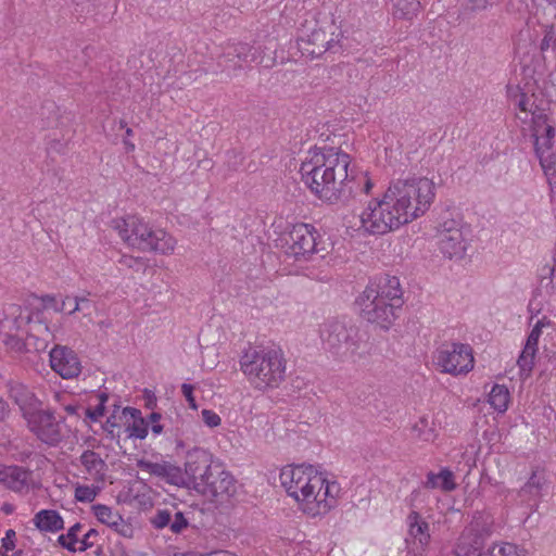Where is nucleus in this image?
I'll use <instances>...</instances> for the list:
<instances>
[{
    "label": "nucleus",
    "instance_id": "obj_34",
    "mask_svg": "<svg viewBox=\"0 0 556 556\" xmlns=\"http://www.w3.org/2000/svg\"><path fill=\"white\" fill-rule=\"evenodd\" d=\"M67 304H73V306L68 308L70 315L80 312L84 316H90L96 307L94 303L86 296L67 295L62 301L60 309L65 311L67 308Z\"/></svg>",
    "mask_w": 556,
    "mask_h": 556
},
{
    "label": "nucleus",
    "instance_id": "obj_22",
    "mask_svg": "<svg viewBox=\"0 0 556 556\" xmlns=\"http://www.w3.org/2000/svg\"><path fill=\"white\" fill-rule=\"evenodd\" d=\"M0 483L9 490L27 494L33 488V472L21 466L0 468Z\"/></svg>",
    "mask_w": 556,
    "mask_h": 556
},
{
    "label": "nucleus",
    "instance_id": "obj_33",
    "mask_svg": "<svg viewBox=\"0 0 556 556\" xmlns=\"http://www.w3.org/2000/svg\"><path fill=\"white\" fill-rule=\"evenodd\" d=\"M510 402V393L506 386L494 384L489 393L490 405L498 413H505Z\"/></svg>",
    "mask_w": 556,
    "mask_h": 556
},
{
    "label": "nucleus",
    "instance_id": "obj_51",
    "mask_svg": "<svg viewBox=\"0 0 556 556\" xmlns=\"http://www.w3.org/2000/svg\"><path fill=\"white\" fill-rule=\"evenodd\" d=\"M3 343L10 348L11 350L15 352H22L24 350V342L22 339H20L16 336L13 334H5V338L3 339Z\"/></svg>",
    "mask_w": 556,
    "mask_h": 556
},
{
    "label": "nucleus",
    "instance_id": "obj_62",
    "mask_svg": "<svg viewBox=\"0 0 556 556\" xmlns=\"http://www.w3.org/2000/svg\"><path fill=\"white\" fill-rule=\"evenodd\" d=\"M162 419V415L160 413H156V412H152L149 416H148V419L146 421H148V425L151 424V425H155V424H159L160 420Z\"/></svg>",
    "mask_w": 556,
    "mask_h": 556
},
{
    "label": "nucleus",
    "instance_id": "obj_31",
    "mask_svg": "<svg viewBox=\"0 0 556 556\" xmlns=\"http://www.w3.org/2000/svg\"><path fill=\"white\" fill-rule=\"evenodd\" d=\"M124 415H129L134 422L127 427L128 435L143 440L147 438L149 428L148 421L141 416V410L134 407H125L123 409Z\"/></svg>",
    "mask_w": 556,
    "mask_h": 556
},
{
    "label": "nucleus",
    "instance_id": "obj_55",
    "mask_svg": "<svg viewBox=\"0 0 556 556\" xmlns=\"http://www.w3.org/2000/svg\"><path fill=\"white\" fill-rule=\"evenodd\" d=\"M102 427L105 432H108L112 438H114V428L118 427L115 415L113 414L110 417H108L106 421Z\"/></svg>",
    "mask_w": 556,
    "mask_h": 556
},
{
    "label": "nucleus",
    "instance_id": "obj_27",
    "mask_svg": "<svg viewBox=\"0 0 556 556\" xmlns=\"http://www.w3.org/2000/svg\"><path fill=\"white\" fill-rule=\"evenodd\" d=\"M544 484V476L538 471H533L528 481L518 491L520 502L527 504L531 511H535L539 507Z\"/></svg>",
    "mask_w": 556,
    "mask_h": 556
},
{
    "label": "nucleus",
    "instance_id": "obj_64",
    "mask_svg": "<svg viewBox=\"0 0 556 556\" xmlns=\"http://www.w3.org/2000/svg\"><path fill=\"white\" fill-rule=\"evenodd\" d=\"M1 511L4 513L5 515H11L14 511V506L10 503H4L1 506Z\"/></svg>",
    "mask_w": 556,
    "mask_h": 556
},
{
    "label": "nucleus",
    "instance_id": "obj_25",
    "mask_svg": "<svg viewBox=\"0 0 556 556\" xmlns=\"http://www.w3.org/2000/svg\"><path fill=\"white\" fill-rule=\"evenodd\" d=\"M165 417L168 438L174 439L177 448L186 447V441L191 440L193 435L194 424L192 420L181 416L177 412L166 415Z\"/></svg>",
    "mask_w": 556,
    "mask_h": 556
},
{
    "label": "nucleus",
    "instance_id": "obj_50",
    "mask_svg": "<svg viewBox=\"0 0 556 556\" xmlns=\"http://www.w3.org/2000/svg\"><path fill=\"white\" fill-rule=\"evenodd\" d=\"M15 531L13 529H9L5 532V536L2 539L1 551H13L15 548ZM1 555L4 556V553L1 552Z\"/></svg>",
    "mask_w": 556,
    "mask_h": 556
},
{
    "label": "nucleus",
    "instance_id": "obj_26",
    "mask_svg": "<svg viewBox=\"0 0 556 556\" xmlns=\"http://www.w3.org/2000/svg\"><path fill=\"white\" fill-rule=\"evenodd\" d=\"M150 522L155 529L168 528L174 534H179L189 527V521L181 511L173 513L169 509H157Z\"/></svg>",
    "mask_w": 556,
    "mask_h": 556
},
{
    "label": "nucleus",
    "instance_id": "obj_12",
    "mask_svg": "<svg viewBox=\"0 0 556 556\" xmlns=\"http://www.w3.org/2000/svg\"><path fill=\"white\" fill-rule=\"evenodd\" d=\"M25 419L29 430L43 443L55 446L62 441L61 425L52 412L37 408Z\"/></svg>",
    "mask_w": 556,
    "mask_h": 556
},
{
    "label": "nucleus",
    "instance_id": "obj_7",
    "mask_svg": "<svg viewBox=\"0 0 556 556\" xmlns=\"http://www.w3.org/2000/svg\"><path fill=\"white\" fill-rule=\"evenodd\" d=\"M406 224L393 201L387 199V191L380 200L369 201L361 214V225L369 235H384Z\"/></svg>",
    "mask_w": 556,
    "mask_h": 556
},
{
    "label": "nucleus",
    "instance_id": "obj_1",
    "mask_svg": "<svg viewBox=\"0 0 556 556\" xmlns=\"http://www.w3.org/2000/svg\"><path fill=\"white\" fill-rule=\"evenodd\" d=\"M350 155L333 148L311 152L300 168L302 180L320 200L330 204L345 201L355 192L350 178Z\"/></svg>",
    "mask_w": 556,
    "mask_h": 556
},
{
    "label": "nucleus",
    "instance_id": "obj_32",
    "mask_svg": "<svg viewBox=\"0 0 556 556\" xmlns=\"http://www.w3.org/2000/svg\"><path fill=\"white\" fill-rule=\"evenodd\" d=\"M393 16L400 20L412 21L421 10L420 0H392Z\"/></svg>",
    "mask_w": 556,
    "mask_h": 556
},
{
    "label": "nucleus",
    "instance_id": "obj_58",
    "mask_svg": "<svg viewBox=\"0 0 556 556\" xmlns=\"http://www.w3.org/2000/svg\"><path fill=\"white\" fill-rule=\"evenodd\" d=\"M42 302L46 307H52L55 311H61V305L59 306L56 299L53 295H45L42 296Z\"/></svg>",
    "mask_w": 556,
    "mask_h": 556
},
{
    "label": "nucleus",
    "instance_id": "obj_42",
    "mask_svg": "<svg viewBox=\"0 0 556 556\" xmlns=\"http://www.w3.org/2000/svg\"><path fill=\"white\" fill-rule=\"evenodd\" d=\"M507 96L508 98L515 102L518 109L522 112H529L528 103L529 98L527 93H525L519 86L511 87L507 86Z\"/></svg>",
    "mask_w": 556,
    "mask_h": 556
},
{
    "label": "nucleus",
    "instance_id": "obj_48",
    "mask_svg": "<svg viewBox=\"0 0 556 556\" xmlns=\"http://www.w3.org/2000/svg\"><path fill=\"white\" fill-rule=\"evenodd\" d=\"M99 535V531L94 528H91L81 540H79L78 543H80L79 546H76L77 552H85L89 548H91L96 544V538Z\"/></svg>",
    "mask_w": 556,
    "mask_h": 556
},
{
    "label": "nucleus",
    "instance_id": "obj_44",
    "mask_svg": "<svg viewBox=\"0 0 556 556\" xmlns=\"http://www.w3.org/2000/svg\"><path fill=\"white\" fill-rule=\"evenodd\" d=\"M119 264L134 269L137 273H144L148 267V262L142 257H135L131 255H123L119 260Z\"/></svg>",
    "mask_w": 556,
    "mask_h": 556
},
{
    "label": "nucleus",
    "instance_id": "obj_49",
    "mask_svg": "<svg viewBox=\"0 0 556 556\" xmlns=\"http://www.w3.org/2000/svg\"><path fill=\"white\" fill-rule=\"evenodd\" d=\"M112 530H114L116 533L121 534L124 538H131L132 536V528L130 525H128L123 517L121 516V521L115 520L114 523L110 526Z\"/></svg>",
    "mask_w": 556,
    "mask_h": 556
},
{
    "label": "nucleus",
    "instance_id": "obj_5",
    "mask_svg": "<svg viewBox=\"0 0 556 556\" xmlns=\"http://www.w3.org/2000/svg\"><path fill=\"white\" fill-rule=\"evenodd\" d=\"M320 339L324 349L340 361H353L365 354L366 342L359 329L346 318H333L323 324Z\"/></svg>",
    "mask_w": 556,
    "mask_h": 556
},
{
    "label": "nucleus",
    "instance_id": "obj_47",
    "mask_svg": "<svg viewBox=\"0 0 556 556\" xmlns=\"http://www.w3.org/2000/svg\"><path fill=\"white\" fill-rule=\"evenodd\" d=\"M243 162V155L240 151L233 149L226 153V165L230 170H238Z\"/></svg>",
    "mask_w": 556,
    "mask_h": 556
},
{
    "label": "nucleus",
    "instance_id": "obj_2",
    "mask_svg": "<svg viewBox=\"0 0 556 556\" xmlns=\"http://www.w3.org/2000/svg\"><path fill=\"white\" fill-rule=\"evenodd\" d=\"M240 368L254 388L274 389L286 378L287 361L280 348L249 345L240 357Z\"/></svg>",
    "mask_w": 556,
    "mask_h": 556
},
{
    "label": "nucleus",
    "instance_id": "obj_60",
    "mask_svg": "<svg viewBox=\"0 0 556 556\" xmlns=\"http://www.w3.org/2000/svg\"><path fill=\"white\" fill-rule=\"evenodd\" d=\"M10 413V406L8 402L0 396V422L3 421Z\"/></svg>",
    "mask_w": 556,
    "mask_h": 556
},
{
    "label": "nucleus",
    "instance_id": "obj_61",
    "mask_svg": "<svg viewBox=\"0 0 556 556\" xmlns=\"http://www.w3.org/2000/svg\"><path fill=\"white\" fill-rule=\"evenodd\" d=\"M549 48H552V37L548 33H543V38L540 43V50L542 52L547 51Z\"/></svg>",
    "mask_w": 556,
    "mask_h": 556
},
{
    "label": "nucleus",
    "instance_id": "obj_9",
    "mask_svg": "<svg viewBox=\"0 0 556 556\" xmlns=\"http://www.w3.org/2000/svg\"><path fill=\"white\" fill-rule=\"evenodd\" d=\"M472 349L469 344L445 342L435 353V364L442 372L453 376L466 375L473 368Z\"/></svg>",
    "mask_w": 556,
    "mask_h": 556
},
{
    "label": "nucleus",
    "instance_id": "obj_56",
    "mask_svg": "<svg viewBox=\"0 0 556 556\" xmlns=\"http://www.w3.org/2000/svg\"><path fill=\"white\" fill-rule=\"evenodd\" d=\"M359 185L363 184L362 186V192L368 194L372 188V182L371 180L367 177L366 174H362L359 177Z\"/></svg>",
    "mask_w": 556,
    "mask_h": 556
},
{
    "label": "nucleus",
    "instance_id": "obj_8",
    "mask_svg": "<svg viewBox=\"0 0 556 556\" xmlns=\"http://www.w3.org/2000/svg\"><path fill=\"white\" fill-rule=\"evenodd\" d=\"M283 241L282 248L286 255L295 262H307L313 255L325 251L321 235L311 224L293 225Z\"/></svg>",
    "mask_w": 556,
    "mask_h": 556
},
{
    "label": "nucleus",
    "instance_id": "obj_19",
    "mask_svg": "<svg viewBox=\"0 0 556 556\" xmlns=\"http://www.w3.org/2000/svg\"><path fill=\"white\" fill-rule=\"evenodd\" d=\"M363 292H365V298L367 299L375 296L376 299L386 300L399 307L403 305V291L400 280L395 276L383 275L367 286Z\"/></svg>",
    "mask_w": 556,
    "mask_h": 556
},
{
    "label": "nucleus",
    "instance_id": "obj_4",
    "mask_svg": "<svg viewBox=\"0 0 556 556\" xmlns=\"http://www.w3.org/2000/svg\"><path fill=\"white\" fill-rule=\"evenodd\" d=\"M112 226L130 248L160 254L174 252L176 240L169 233L160 228L154 229L136 215L114 219Z\"/></svg>",
    "mask_w": 556,
    "mask_h": 556
},
{
    "label": "nucleus",
    "instance_id": "obj_29",
    "mask_svg": "<svg viewBox=\"0 0 556 556\" xmlns=\"http://www.w3.org/2000/svg\"><path fill=\"white\" fill-rule=\"evenodd\" d=\"M79 462L90 477L94 480L103 481L106 463L98 453L92 450H86L81 453Z\"/></svg>",
    "mask_w": 556,
    "mask_h": 556
},
{
    "label": "nucleus",
    "instance_id": "obj_30",
    "mask_svg": "<svg viewBox=\"0 0 556 556\" xmlns=\"http://www.w3.org/2000/svg\"><path fill=\"white\" fill-rule=\"evenodd\" d=\"M424 486L427 489L439 488L445 492H450L456 489V483L454 482L453 472L447 468H443L439 473L429 471Z\"/></svg>",
    "mask_w": 556,
    "mask_h": 556
},
{
    "label": "nucleus",
    "instance_id": "obj_40",
    "mask_svg": "<svg viewBox=\"0 0 556 556\" xmlns=\"http://www.w3.org/2000/svg\"><path fill=\"white\" fill-rule=\"evenodd\" d=\"M92 510L97 519L109 527L114 523L115 520L121 521V515L113 511L112 508L106 505H93Z\"/></svg>",
    "mask_w": 556,
    "mask_h": 556
},
{
    "label": "nucleus",
    "instance_id": "obj_11",
    "mask_svg": "<svg viewBox=\"0 0 556 556\" xmlns=\"http://www.w3.org/2000/svg\"><path fill=\"white\" fill-rule=\"evenodd\" d=\"M342 34L328 31L325 28L313 29L306 37H302L299 41V48L303 55L312 59L319 58L324 53H338L342 50Z\"/></svg>",
    "mask_w": 556,
    "mask_h": 556
},
{
    "label": "nucleus",
    "instance_id": "obj_24",
    "mask_svg": "<svg viewBox=\"0 0 556 556\" xmlns=\"http://www.w3.org/2000/svg\"><path fill=\"white\" fill-rule=\"evenodd\" d=\"M7 388L10 399L20 407L24 418L39 407L40 402L34 392L21 381L9 380Z\"/></svg>",
    "mask_w": 556,
    "mask_h": 556
},
{
    "label": "nucleus",
    "instance_id": "obj_13",
    "mask_svg": "<svg viewBox=\"0 0 556 556\" xmlns=\"http://www.w3.org/2000/svg\"><path fill=\"white\" fill-rule=\"evenodd\" d=\"M438 247L440 252L450 260H460L466 252V241L462 224L455 219L444 220L439 228Z\"/></svg>",
    "mask_w": 556,
    "mask_h": 556
},
{
    "label": "nucleus",
    "instance_id": "obj_21",
    "mask_svg": "<svg viewBox=\"0 0 556 556\" xmlns=\"http://www.w3.org/2000/svg\"><path fill=\"white\" fill-rule=\"evenodd\" d=\"M406 522L408 526L407 536L405 538L406 546L414 553H421L430 543L429 525L421 519L418 511L412 510Z\"/></svg>",
    "mask_w": 556,
    "mask_h": 556
},
{
    "label": "nucleus",
    "instance_id": "obj_23",
    "mask_svg": "<svg viewBox=\"0 0 556 556\" xmlns=\"http://www.w3.org/2000/svg\"><path fill=\"white\" fill-rule=\"evenodd\" d=\"M339 492V483L336 481H328L324 477L323 489L320 491H315L314 495H316V498L311 502V507H308V516L316 517L326 515L331 508L334 507Z\"/></svg>",
    "mask_w": 556,
    "mask_h": 556
},
{
    "label": "nucleus",
    "instance_id": "obj_43",
    "mask_svg": "<svg viewBox=\"0 0 556 556\" xmlns=\"http://www.w3.org/2000/svg\"><path fill=\"white\" fill-rule=\"evenodd\" d=\"M551 125L548 123V116L543 112H533L532 113V137L534 142H536V138L540 139V134L542 130H545V127Z\"/></svg>",
    "mask_w": 556,
    "mask_h": 556
},
{
    "label": "nucleus",
    "instance_id": "obj_37",
    "mask_svg": "<svg viewBox=\"0 0 556 556\" xmlns=\"http://www.w3.org/2000/svg\"><path fill=\"white\" fill-rule=\"evenodd\" d=\"M83 525L76 522L73 525L65 534H61L58 538V543L71 553H76V544L79 542L78 532L81 530Z\"/></svg>",
    "mask_w": 556,
    "mask_h": 556
},
{
    "label": "nucleus",
    "instance_id": "obj_63",
    "mask_svg": "<svg viewBox=\"0 0 556 556\" xmlns=\"http://www.w3.org/2000/svg\"><path fill=\"white\" fill-rule=\"evenodd\" d=\"M202 556H235V555L227 551H214V552L207 553Z\"/></svg>",
    "mask_w": 556,
    "mask_h": 556
},
{
    "label": "nucleus",
    "instance_id": "obj_59",
    "mask_svg": "<svg viewBox=\"0 0 556 556\" xmlns=\"http://www.w3.org/2000/svg\"><path fill=\"white\" fill-rule=\"evenodd\" d=\"M151 431L153 434L159 435L161 433L167 434V428H166V417H164L163 422H159L151 426Z\"/></svg>",
    "mask_w": 556,
    "mask_h": 556
},
{
    "label": "nucleus",
    "instance_id": "obj_46",
    "mask_svg": "<svg viewBox=\"0 0 556 556\" xmlns=\"http://www.w3.org/2000/svg\"><path fill=\"white\" fill-rule=\"evenodd\" d=\"M556 130L554 125H547L545 130H542L540 134V144L542 146V150L551 151L553 148V140L555 137Z\"/></svg>",
    "mask_w": 556,
    "mask_h": 556
},
{
    "label": "nucleus",
    "instance_id": "obj_14",
    "mask_svg": "<svg viewBox=\"0 0 556 556\" xmlns=\"http://www.w3.org/2000/svg\"><path fill=\"white\" fill-rule=\"evenodd\" d=\"M361 312L364 319L368 323L377 324L382 329H389L396 318V311L401 307L390 302L369 296L365 298V292L358 298Z\"/></svg>",
    "mask_w": 556,
    "mask_h": 556
},
{
    "label": "nucleus",
    "instance_id": "obj_3",
    "mask_svg": "<svg viewBox=\"0 0 556 556\" xmlns=\"http://www.w3.org/2000/svg\"><path fill=\"white\" fill-rule=\"evenodd\" d=\"M435 198V184L428 177L410 176L392 181L387 189V199L407 223L424 215Z\"/></svg>",
    "mask_w": 556,
    "mask_h": 556
},
{
    "label": "nucleus",
    "instance_id": "obj_28",
    "mask_svg": "<svg viewBox=\"0 0 556 556\" xmlns=\"http://www.w3.org/2000/svg\"><path fill=\"white\" fill-rule=\"evenodd\" d=\"M35 527L41 532L55 533L64 529V520L54 509H41L33 518Z\"/></svg>",
    "mask_w": 556,
    "mask_h": 556
},
{
    "label": "nucleus",
    "instance_id": "obj_38",
    "mask_svg": "<svg viewBox=\"0 0 556 556\" xmlns=\"http://www.w3.org/2000/svg\"><path fill=\"white\" fill-rule=\"evenodd\" d=\"M413 435L424 442H430L434 439V430L429 426L426 417H420L412 428Z\"/></svg>",
    "mask_w": 556,
    "mask_h": 556
},
{
    "label": "nucleus",
    "instance_id": "obj_57",
    "mask_svg": "<svg viewBox=\"0 0 556 556\" xmlns=\"http://www.w3.org/2000/svg\"><path fill=\"white\" fill-rule=\"evenodd\" d=\"M543 33H548L552 37V50L556 51V28L553 24L543 26Z\"/></svg>",
    "mask_w": 556,
    "mask_h": 556
},
{
    "label": "nucleus",
    "instance_id": "obj_16",
    "mask_svg": "<svg viewBox=\"0 0 556 556\" xmlns=\"http://www.w3.org/2000/svg\"><path fill=\"white\" fill-rule=\"evenodd\" d=\"M195 491L203 495L222 496L235 493V479L219 465L212 467L204 480L197 483Z\"/></svg>",
    "mask_w": 556,
    "mask_h": 556
},
{
    "label": "nucleus",
    "instance_id": "obj_53",
    "mask_svg": "<svg viewBox=\"0 0 556 556\" xmlns=\"http://www.w3.org/2000/svg\"><path fill=\"white\" fill-rule=\"evenodd\" d=\"M194 387L189 383H182L181 386V392L184 396L186 397V401L189 404V407L192 409H197L198 405L193 395Z\"/></svg>",
    "mask_w": 556,
    "mask_h": 556
},
{
    "label": "nucleus",
    "instance_id": "obj_17",
    "mask_svg": "<svg viewBox=\"0 0 556 556\" xmlns=\"http://www.w3.org/2000/svg\"><path fill=\"white\" fill-rule=\"evenodd\" d=\"M260 56V51L248 42L228 43L220 56V64L227 70H242L251 65Z\"/></svg>",
    "mask_w": 556,
    "mask_h": 556
},
{
    "label": "nucleus",
    "instance_id": "obj_41",
    "mask_svg": "<svg viewBox=\"0 0 556 556\" xmlns=\"http://www.w3.org/2000/svg\"><path fill=\"white\" fill-rule=\"evenodd\" d=\"M551 321L546 317L539 319L532 330L530 331L525 348L532 351H538L539 339L542 333V328L549 326Z\"/></svg>",
    "mask_w": 556,
    "mask_h": 556
},
{
    "label": "nucleus",
    "instance_id": "obj_36",
    "mask_svg": "<svg viewBox=\"0 0 556 556\" xmlns=\"http://www.w3.org/2000/svg\"><path fill=\"white\" fill-rule=\"evenodd\" d=\"M477 556H526V552L513 543H502L488 547L485 552H480Z\"/></svg>",
    "mask_w": 556,
    "mask_h": 556
},
{
    "label": "nucleus",
    "instance_id": "obj_35",
    "mask_svg": "<svg viewBox=\"0 0 556 556\" xmlns=\"http://www.w3.org/2000/svg\"><path fill=\"white\" fill-rule=\"evenodd\" d=\"M533 146L534 153L539 159L540 165L544 174L547 176L556 174V155L551 151L542 150V146L539 142V138H536V142H533Z\"/></svg>",
    "mask_w": 556,
    "mask_h": 556
},
{
    "label": "nucleus",
    "instance_id": "obj_10",
    "mask_svg": "<svg viewBox=\"0 0 556 556\" xmlns=\"http://www.w3.org/2000/svg\"><path fill=\"white\" fill-rule=\"evenodd\" d=\"M494 531V517L488 511H476L470 523L468 542H462L456 549V556H477L484 551V541Z\"/></svg>",
    "mask_w": 556,
    "mask_h": 556
},
{
    "label": "nucleus",
    "instance_id": "obj_15",
    "mask_svg": "<svg viewBox=\"0 0 556 556\" xmlns=\"http://www.w3.org/2000/svg\"><path fill=\"white\" fill-rule=\"evenodd\" d=\"M212 455L203 448H193L187 453L185 469H182L184 480L187 482L185 488L193 489L198 486L200 480H204L211 471Z\"/></svg>",
    "mask_w": 556,
    "mask_h": 556
},
{
    "label": "nucleus",
    "instance_id": "obj_18",
    "mask_svg": "<svg viewBox=\"0 0 556 556\" xmlns=\"http://www.w3.org/2000/svg\"><path fill=\"white\" fill-rule=\"evenodd\" d=\"M49 356L51 368L63 379H72L80 374V361L72 349L56 344L50 351Z\"/></svg>",
    "mask_w": 556,
    "mask_h": 556
},
{
    "label": "nucleus",
    "instance_id": "obj_20",
    "mask_svg": "<svg viewBox=\"0 0 556 556\" xmlns=\"http://www.w3.org/2000/svg\"><path fill=\"white\" fill-rule=\"evenodd\" d=\"M137 467L168 484L179 488H185V484H187L184 480L185 476L182 475V468L170 462L162 460L155 463L142 458L137 462Z\"/></svg>",
    "mask_w": 556,
    "mask_h": 556
},
{
    "label": "nucleus",
    "instance_id": "obj_39",
    "mask_svg": "<svg viewBox=\"0 0 556 556\" xmlns=\"http://www.w3.org/2000/svg\"><path fill=\"white\" fill-rule=\"evenodd\" d=\"M535 354L536 351L531 352V350L523 348L517 361L521 378H528L530 376L534 366Z\"/></svg>",
    "mask_w": 556,
    "mask_h": 556
},
{
    "label": "nucleus",
    "instance_id": "obj_6",
    "mask_svg": "<svg viewBox=\"0 0 556 556\" xmlns=\"http://www.w3.org/2000/svg\"><path fill=\"white\" fill-rule=\"evenodd\" d=\"M279 480L288 495L308 515L311 502L316 498L315 491L323 489L324 476L312 465H288L281 469Z\"/></svg>",
    "mask_w": 556,
    "mask_h": 556
},
{
    "label": "nucleus",
    "instance_id": "obj_45",
    "mask_svg": "<svg viewBox=\"0 0 556 556\" xmlns=\"http://www.w3.org/2000/svg\"><path fill=\"white\" fill-rule=\"evenodd\" d=\"M98 494V489L89 485H77L75 489V498L81 503L92 502Z\"/></svg>",
    "mask_w": 556,
    "mask_h": 556
},
{
    "label": "nucleus",
    "instance_id": "obj_52",
    "mask_svg": "<svg viewBox=\"0 0 556 556\" xmlns=\"http://www.w3.org/2000/svg\"><path fill=\"white\" fill-rule=\"evenodd\" d=\"M202 417L205 425L208 426L210 428L219 426L222 421L220 417L211 409H203Z\"/></svg>",
    "mask_w": 556,
    "mask_h": 556
},
{
    "label": "nucleus",
    "instance_id": "obj_54",
    "mask_svg": "<svg viewBox=\"0 0 556 556\" xmlns=\"http://www.w3.org/2000/svg\"><path fill=\"white\" fill-rule=\"evenodd\" d=\"M105 406L98 404L94 408H87L86 416L92 421H97L101 416L104 415Z\"/></svg>",
    "mask_w": 556,
    "mask_h": 556
}]
</instances>
